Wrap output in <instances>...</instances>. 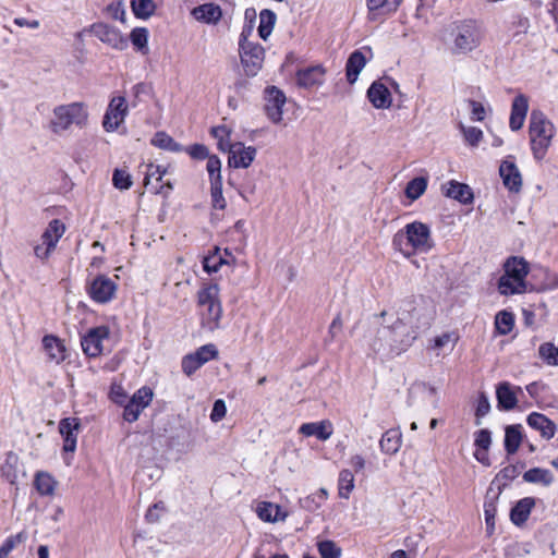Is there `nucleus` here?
<instances>
[{
  "mask_svg": "<svg viewBox=\"0 0 558 558\" xmlns=\"http://www.w3.org/2000/svg\"><path fill=\"white\" fill-rule=\"evenodd\" d=\"M489 411H490L489 400L484 393H481L478 397L477 405H476V410H475V425H477V426L481 425L482 418L484 416H486L489 413Z\"/></svg>",
  "mask_w": 558,
  "mask_h": 558,
  "instance_id": "obj_53",
  "label": "nucleus"
},
{
  "mask_svg": "<svg viewBox=\"0 0 558 558\" xmlns=\"http://www.w3.org/2000/svg\"><path fill=\"white\" fill-rule=\"evenodd\" d=\"M499 173L507 189L519 192L522 186L521 173L513 161L505 160L499 167Z\"/></svg>",
  "mask_w": 558,
  "mask_h": 558,
  "instance_id": "obj_23",
  "label": "nucleus"
},
{
  "mask_svg": "<svg viewBox=\"0 0 558 558\" xmlns=\"http://www.w3.org/2000/svg\"><path fill=\"white\" fill-rule=\"evenodd\" d=\"M193 16L207 24H216L222 16V11L215 2H204L192 10Z\"/></svg>",
  "mask_w": 558,
  "mask_h": 558,
  "instance_id": "obj_26",
  "label": "nucleus"
},
{
  "mask_svg": "<svg viewBox=\"0 0 558 558\" xmlns=\"http://www.w3.org/2000/svg\"><path fill=\"white\" fill-rule=\"evenodd\" d=\"M88 116V109L84 102L59 105L52 111L49 128L57 135L63 134L73 125L83 129L87 125Z\"/></svg>",
  "mask_w": 558,
  "mask_h": 558,
  "instance_id": "obj_5",
  "label": "nucleus"
},
{
  "mask_svg": "<svg viewBox=\"0 0 558 558\" xmlns=\"http://www.w3.org/2000/svg\"><path fill=\"white\" fill-rule=\"evenodd\" d=\"M256 513L265 522H283L288 518V512L283 511L279 505L262 501L257 505Z\"/></svg>",
  "mask_w": 558,
  "mask_h": 558,
  "instance_id": "obj_25",
  "label": "nucleus"
},
{
  "mask_svg": "<svg viewBox=\"0 0 558 558\" xmlns=\"http://www.w3.org/2000/svg\"><path fill=\"white\" fill-rule=\"evenodd\" d=\"M43 347L50 361L60 363L65 359V347L59 338L51 335L45 336Z\"/></svg>",
  "mask_w": 558,
  "mask_h": 558,
  "instance_id": "obj_28",
  "label": "nucleus"
},
{
  "mask_svg": "<svg viewBox=\"0 0 558 558\" xmlns=\"http://www.w3.org/2000/svg\"><path fill=\"white\" fill-rule=\"evenodd\" d=\"M153 399V391L148 387H142L140 388L130 400L135 402L141 408L145 409L149 405L150 401Z\"/></svg>",
  "mask_w": 558,
  "mask_h": 558,
  "instance_id": "obj_54",
  "label": "nucleus"
},
{
  "mask_svg": "<svg viewBox=\"0 0 558 558\" xmlns=\"http://www.w3.org/2000/svg\"><path fill=\"white\" fill-rule=\"evenodd\" d=\"M90 32L98 37L102 43L116 49H124L128 46L126 39L113 27L107 24H94Z\"/></svg>",
  "mask_w": 558,
  "mask_h": 558,
  "instance_id": "obj_16",
  "label": "nucleus"
},
{
  "mask_svg": "<svg viewBox=\"0 0 558 558\" xmlns=\"http://www.w3.org/2000/svg\"><path fill=\"white\" fill-rule=\"evenodd\" d=\"M151 145L172 153H180L183 150V147L166 132H157L151 138Z\"/></svg>",
  "mask_w": 558,
  "mask_h": 558,
  "instance_id": "obj_37",
  "label": "nucleus"
},
{
  "mask_svg": "<svg viewBox=\"0 0 558 558\" xmlns=\"http://www.w3.org/2000/svg\"><path fill=\"white\" fill-rule=\"evenodd\" d=\"M474 445L484 451H488L492 445V433L486 429H480L474 434Z\"/></svg>",
  "mask_w": 558,
  "mask_h": 558,
  "instance_id": "obj_55",
  "label": "nucleus"
},
{
  "mask_svg": "<svg viewBox=\"0 0 558 558\" xmlns=\"http://www.w3.org/2000/svg\"><path fill=\"white\" fill-rule=\"evenodd\" d=\"M167 170L161 168L160 166L148 165L147 171L144 179V184L146 187L151 185V179H155L157 182L161 181L162 177L166 174Z\"/></svg>",
  "mask_w": 558,
  "mask_h": 558,
  "instance_id": "obj_56",
  "label": "nucleus"
},
{
  "mask_svg": "<svg viewBox=\"0 0 558 558\" xmlns=\"http://www.w3.org/2000/svg\"><path fill=\"white\" fill-rule=\"evenodd\" d=\"M529 111V98L524 94L514 97L511 104V112L509 119V128L512 131L522 129Z\"/></svg>",
  "mask_w": 558,
  "mask_h": 558,
  "instance_id": "obj_20",
  "label": "nucleus"
},
{
  "mask_svg": "<svg viewBox=\"0 0 558 558\" xmlns=\"http://www.w3.org/2000/svg\"><path fill=\"white\" fill-rule=\"evenodd\" d=\"M229 165L234 168H247L256 156V148L253 146H244L238 142L229 148Z\"/></svg>",
  "mask_w": 558,
  "mask_h": 558,
  "instance_id": "obj_17",
  "label": "nucleus"
},
{
  "mask_svg": "<svg viewBox=\"0 0 558 558\" xmlns=\"http://www.w3.org/2000/svg\"><path fill=\"white\" fill-rule=\"evenodd\" d=\"M458 338L457 336L454 335V332H445L438 337L435 338L434 340V348L435 349H442L447 345L450 344V350L453 349L456 342H457Z\"/></svg>",
  "mask_w": 558,
  "mask_h": 558,
  "instance_id": "obj_59",
  "label": "nucleus"
},
{
  "mask_svg": "<svg viewBox=\"0 0 558 558\" xmlns=\"http://www.w3.org/2000/svg\"><path fill=\"white\" fill-rule=\"evenodd\" d=\"M535 506L533 497H525L519 500L510 511V520L513 524L521 526L524 524Z\"/></svg>",
  "mask_w": 558,
  "mask_h": 558,
  "instance_id": "obj_27",
  "label": "nucleus"
},
{
  "mask_svg": "<svg viewBox=\"0 0 558 558\" xmlns=\"http://www.w3.org/2000/svg\"><path fill=\"white\" fill-rule=\"evenodd\" d=\"M129 113L126 99L123 96L113 97L105 112L102 126L107 132H114L124 122Z\"/></svg>",
  "mask_w": 558,
  "mask_h": 558,
  "instance_id": "obj_11",
  "label": "nucleus"
},
{
  "mask_svg": "<svg viewBox=\"0 0 558 558\" xmlns=\"http://www.w3.org/2000/svg\"><path fill=\"white\" fill-rule=\"evenodd\" d=\"M367 99L376 109H388L392 104L391 93L380 81L371 84L366 92Z\"/></svg>",
  "mask_w": 558,
  "mask_h": 558,
  "instance_id": "obj_19",
  "label": "nucleus"
},
{
  "mask_svg": "<svg viewBox=\"0 0 558 558\" xmlns=\"http://www.w3.org/2000/svg\"><path fill=\"white\" fill-rule=\"evenodd\" d=\"M203 364L194 356L193 353L185 355L182 359V371L187 376L194 374Z\"/></svg>",
  "mask_w": 558,
  "mask_h": 558,
  "instance_id": "obj_57",
  "label": "nucleus"
},
{
  "mask_svg": "<svg viewBox=\"0 0 558 558\" xmlns=\"http://www.w3.org/2000/svg\"><path fill=\"white\" fill-rule=\"evenodd\" d=\"M317 549L322 558H340L341 556V548L333 541L318 542Z\"/></svg>",
  "mask_w": 558,
  "mask_h": 558,
  "instance_id": "obj_44",
  "label": "nucleus"
},
{
  "mask_svg": "<svg viewBox=\"0 0 558 558\" xmlns=\"http://www.w3.org/2000/svg\"><path fill=\"white\" fill-rule=\"evenodd\" d=\"M64 232L65 226L61 220H51L40 236L41 242L34 246L35 256L41 260L48 259Z\"/></svg>",
  "mask_w": 558,
  "mask_h": 558,
  "instance_id": "obj_9",
  "label": "nucleus"
},
{
  "mask_svg": "<svg viewBox=\"0 0 558 558\" xmlns=\"http://www.w3.org/2000/svg\"><path fill=\"white\" fill-rule=\"evenodd\" d=\"M143 410L144 409L137 405L135 402L129 400V402L124 405L123 418L130 423L135 422Z\"/></svg>",
  "mask_w": 558,
  "mask_h": 558,
  "instance_id": "obj_58",
  "label": "nucleus"
},
{
  "mask_svg": "<svg viewBox=\"0 0 558 558\" xmlns=\"http://www.w3.org/2000/svg\"><path fill=\"white\" fill-rule=\"evenodd\" d=\"M545 280L539 290H554L558 288V275L548 270L543 271Z\"/></svg>",
  "mask_w": 558,
  "mask_h": 558,
  "instance_id": "obj_64",
  "label": "nucleus"
},
{
  "mask_svg": "<svg viewBox=\"0 0 558 558\" xmlns=\"http://www.w3.org/2000/svg\"><path fill=\"white\" fill-rule=\"evenodd\" d=\"M112 183L116 189L129 190L132 184V178L126 170L116 169L112 175Z\"/></svg>",
  "mask_w": 558,
  "mask_h": 558,
  "instance_id": "obj_48",
  "label": "nucleus"
},
{
  "mask_svg": "<svg viewBox=\"0 0 558 558\" xmlns=\"http://www.w3.org/2000/svg\"><path fill=\"white\" fill-rule=\"evenodd\" d=\"M193 354L201 362V364L204 365L205 363L215 359L218 354V351L214 344H205L198 348Z\"/></svg>",
  "mask_w": 558,
  "mask_h": 558,
  "instance_id": "obj_51",
  "label": "nucleus"
},
{
  "mask_svg": "<svg viewBox=\"0 0 558 558\" xmlns=\"http://www.w3.org/2000/svg\"><path fill=\"white\" fill-rule=\"evenodd\" d=\"M514 326V316L512 313L501 311L496 315L495 327L499 335H508Z\"/></svg>",
  "mask_w": 558,
  "mask_h": 558,
  "instance_id": "obj_38",
  "label": "nucleus"
},
{
  "mask_svg": "<svg viewBox=\"0 0 558 558\" xmlns=\"http://www.w3.org/2000/svg\"><path fill=\"white\" fill-rule=\"evenodd\" d=\"M481 24L475 20H464L452 25L450 31L451 51L454 54H465L476 49L483 39Z\"/></svg>",
  "mask_w": 558,
  "mask_h": 558,
  "instance_id": "obj_6",
  "label": "nucleus"
},
{
  "mask_svg": "<svg viewBox=\"0 0 558 558\" xmlns=\"http://www.w3.org/2000/svg\"><path fill=\"white\" fill-rule=\"evenodd\" d=\"M80 430L81 422L77 417H66L60 421L59 432L63 437V450L65 452L75 451Z\"/></svg>",
  "mask_w": 558,
  "mask_h": 558,
  "instance_id": "obj_15",
  "label": "nucleus"
},
{
  "mask_svg": "<svg viewBox=\"0 0 558 558\" xmlns=\"http://www.w3.org/2000/svg\"><path fill=\"white\" fill-rule=\"evenodd\" d=\"M131 41L136 50L141 52L147 51L148 32L146 28L136 27L131 32Z\"/></svg>",
  "mask_w": 558,
  "mask_h": 558,
  "instance_id": "obj_45",
  "label": "nucleus"
},
{
  "mask_svg": "<svg viewBox=\"0 0 558 558\" xmlns=\"http://www.w3.org/2000/svg\"><path fill=\"white\" fill-rule=\"evenodd\" d=\"M523 480L526 483L549 486L554 482L553 473L547 469L532 468L524 472Z\"/></svg>",
  "mask_w": 558,
  "mask_h": 558,
  "instance_id": "obj_32",
  "label": "nucleus"
},
{
  "mask_svg": "<svg viewBox=\"0 0 558 558\" xmlns=\"http://www.w3.org/2000/svg\"><path fill=\"white\" fill-rule=\"evenodd\" d=\"M539 357L550 366H558V347L553 342H544L538 348Z\"/></svg>",
  "mask_w": 558,
  "mask_h": 558,
  "instance_id": "obj_41",
  "label": "nucleus"
},
{
  "mask_svg": "<svg viewBox=\"0 0 558 558\" xmlns=\"http://www.w3.org/2000/svg\"><path fill=\"white\" fill-rule=\"evenodd\" d=\"M106 13L113 20L124 22L125 9L122 7V2H110L106 8Z\"/></svg>",
  "mask_w": 558,
  "mask_h": 558,
  "instance_id": "obj_61",
  "label": "nucleus"
},
{
  "mask_svg": "<svg viewBox=\"0 0 558 558\" xmlns=\"http://www.w3.org/2000/svg\"><path fill=\"white\" fill-rule=\"evenodd\" d=\"M211 135L218 141V148L228 151L233 145L230 142L231 131L226 125H218L211 129Z\"/></svg>",
  "mask_w": 558,
  "mask_h": 558,
  "instance_id": "obj_43",
  "label": "nucleus"
},
{
  "mask_svg": "<svg viewBox=\"0 0 558 558\" xmlns=\"http://www.w3.org/2000/svg\"><path fill=\"white\" fill-rule=\"evenodd\" d=\"M555 134L554 123L542 111L533 110L530 116L529 136L535 159H544Z\"/></svg>",
  "mask_w": 558,
  "mask_h": 558,
  "instance_id": "obj_4",
  "label": "nucleus"
},
{
  "mask_svg": "<svg viewBox=\"0 0 558 558\" xmlns=\"http://www.w3.org/2000/svg\"><path fill=\"white\" fill-rule=\"evenodd\" d=\"M225 263V260L218 256L213 255L204 258L203 267L204 270L208 274L217 272L219 270V267Z\"/></svg>",
  "mask_w": 558,
  "mask_h": 558,
  "instance_id": "obj_62",
  "label": "nucleus"
},
{
  "mask_svg": "<svg viewBox=\"0 0 558 558\" xmlns=\"http://www.w3.org/2000/svg\"><path fill=\"white\" fill-rule=\"evenodd\" d=\"M515 390L521 391V387H513L508 381L500 383L496 389L498 407L507 411L514 409L518 403Z\"/></svg>",
  "mask_w": 558,
  "mask_h": 558,
  "instance_id": "obj_24",
  "label": "nucleus"
},
{
  "mask_svg": "<svg viewBox=\"0 0 558 558\" xmlns=\"http://www.w3.org/2000/svg\"><path fill=\"white\" fill-rule=\"evenodd\" d=\"M185 150L193 159L197 160L207 159L210 156L208 148L203 144H193Z\"/></svg>",
  "mask_w": 558,
  "mask_h": 558,
  "instance_id": "obj_60",
  "label": "nucleus"
},
{
  "mask_svg": "<svg viewBox=\"0 0 558 558\" xmlns=\"http://www.w3.org/2000/svg\"><path fill=\"white\" fill-rule=\"evenodd\" d=\"M326 69L318 64L300 69L296 72V83L303 88L318 87L324 84Z\"/></svg>",
  "mask_w": 558,
  "mask_h": 558,
  "instance_id": "obj_18",
  "label": "nucleus"
},
{
  "mask_svg": "<svg viewBox=\"0 0 558 558\" xmlns=\"http://www.w3.org/2000/svg\"><path fill=\"white\" fill-rule=\"evenodd\" d=\"M210 196L214 208L220 210L226 208L227 203L222 195V182L210 183Z\"/></svg>",
  "mask_w": 558,
  "mask_h": 558,
  "instance_id": "obj_49",
  "label": "nucleus"
},
{
  "mask_svg": "<svg viewBox=\"0 0 558 558\" xmlns=\"http://www.w3.org/2000/svg\"><path fill=\"white\" fill-rule=\"evenodd\" d=\"M265 111L267 117L274 122L279 123L282 120V107L286 104V96L276 86L267 87L265 90Z\"/></svg>",
  "mask_w": 558,
  "mask_h": 558,
  "instance_id": "obj_13",
  "label": "nucleus"
},
{
  "mask_svg": "<svg viewBox=\"0 0 558 558\" xmlns=\"http://www.w3.org/2000/svg\"><path fill=\"white\" fill-rule=\"evenodd\" d=\"M446 196L459 201L462 204H470L473 201V193L469 185L451 181L446 191Z\"/></svg>",
  "mask_w": 558,
  "mask_h": 558,
  "instance_id": "obj_31",
  "label": "nucleus"
},
{
  "mask_svg": "<svg viewBox=\"0 0 558 558\" xmlns=\"http://www.w3.org/2000/svg\"><path fill=\"white\" fill-rule=\"evenodd\" d=\"M253 33V26L245 25L239 38V53L246 75L255 76L262 69L265 50L258 43L250 41L248 37Z\"/></svg>",
  "mask_w": 558,
  "mask_h": 558,
  "instance_id": "obj_7",
  "label": "nucleus"
},
{
  "mask_svg": "<svg viewBox=\"0 0 558 558\" xmlns=\"http://www.w3.org/2000/svg\"><path fill=\"white\" fill-rule=\"evenodd\" d=\"M227 413L226 403L223 400L218 399L214 402V407L210 413V420L215 423L221 421Z\"/></svg>",
  "mask_w": 558,
  "mask_h": 558,
  "instance_id": "obj_63",
  "label": "nucleus"
},
{
  "mask_svg": "<svg viewBox=\"0 0 558 558\" xmlns=\"http://www.w3.org/2000/svg\"><path fill=\"white\" fill-rule=\"evenodd\" d=\"M373 53L371 48L363 50H354L348 58L345 63V77L349 84H354L362 70L365 68Z\"/></svg>",
  "mask_w": 558,
  "mask_h": 558,
  "instance_id": "obj_14",
  "label": "nucleus"
},
{
  "mask_svg": "<svg viewBox=\"0 0 558 558\" xmlns=\"http://www.w3.org/2000/svg\"><path fill=\"white\" fill-rule=\"evenodd\" d=\"M86 289L89 298L94 302L106 304L114 298L118 286L108 276L98 275L90 282H88Z\"/></svg>",
  "mask_w": 558,
  "mask_h": 558,
  "instance_id": "obj_10",
  "label": "nucleus"
},
{
  "mask_svg": "<svg viewBox=\"0 0 558 558\" xmlns=\"http://www.w3.org/2000/svg\"><path fill=\"white\" fill-rule=\"evenodd\" d=\"M27 533L21 531L15 535L9 536L3 544L0 546V558H7L9 554L20 544H23L27 539Z\"/></svg>",
  "mask_w": 558,
  "mask_h": 558,
  "instance_id": "obj_42",
  "label": "nucleus"
},
{
  "mask_svg": "<svg viewBox=\"0 0 558 558\" xmlns=\"http://www.w3.org/2000/svg\"><path fill=\"white\" fill-rule=\"evenodd\" d=\"M399 2H367L368 15L371 20H380L383 16L396 12Z\"/></svg>",
  "mask_w": 558,
  "mask_h": 558,
  "instance_id": "obj_33",
  "label": "nucleus"
},
{
  "mask_svg": "<svg viewBox=\"0 0 558 558\" xmlns=\"http://www.w3.org/2000/svg\"><path fill=\"white\" fill-rule=\"evenodd\" d=\"M433 310L423 298H407L397 311V320L391 326L378 328L372 348L374 352L389 350L400 353L409 348L421 330L429 328Z\"/></svg>",
  "mask_w": 558,
  "mask_h": 558,
  "instance_id": "obj_1",
  "label": "nucleus"
},
{
  "mask_svg": "<svg viewBox=\"0 0 558 558\" xmlns=\"http://www.w3.org/2000/svg\"><path fill=\"white\" fill-rule=\"evenodd\" d=\"M110 335L107 326H98L87 331L81 339L83 352L89 357H97L102 352V341Z\"/></svg>",
  "mask_w": 558,
  "mask_h": 558,
  "instance_id": "obj_12",
  "label": "nucleus"
},
{
  "mask_svg": "<svg viewBox=\"0 0 558 558\" xmlns=\"http://www.w3.org/2000/svg\"><path fill=\"white\" fill-rule=\"evenodd\" d=\"M57 481L47 472H37L34 480V486L41 496H53L57 487Z\"/></svg>",
  "mask_w": 558,
  "mask_h": 558,
  "instance_id": "obj_30",
  "label": "nucleus"
},
{
  "mask_svg": "<svg viewBox=\"0 0 558 558\" xmlns=\"http://www.w3.org/2000/svg\"><path fill=\"white\" fill-rule=\"evenodd\" d=\"M529 271V263L523 257H508L504 263V275L498 280V292L506 296L526 292Z\"/></svg>",
  "mask_w": 558,
  "mask_h": 558,
  "instance_id": "obj_3",
  "label": "nucleus"
},
{
  "mask_svg": "<svg viewBox=\"0 0 558 558\" xmlns=\"http://www.w3.org/2000/svg\"><path fill=\"white\" fill-rule=\"evenodd\" d=\"M427 187V180L423 177L412 179L405 187V195L408 198L415 201L421 197Z\"/></svg>",
  "mask_w": 558,
  "mask_h": 558,
  "instance_id": "obj_40",
  "label": "nucleus"
},
{
  "mask_svg": "<svg viewBox=\"0 0 558 558\" xmlns=\"http://www.w3.org/2000/svg\"><path fill=\"white\" fill-rule=\"evenodd\" d=\"M526 422L530 427L539 432L541 436L544 439L549 440L556 434V424L542 413L532 412L531 414L527 415Z\"/></svg>",
  "mask_w": 558,
  "mask_h": 558,
  "instance_id": "obj_21",
  "label": "nucleus"
},
{
  "mask_svg": "<svg viewBox=\"0 0 558 558\" xmlns=\"http://www.w3.org/2000/svg\"><path fill=\"white\" fill-rule=\"evenodd\" d=\"M219 291V287L216 283L208 284L198 291V304L203 308L202 325L210 331L219 327L222 316Z\"/></svg>",
  "mask_w": 558,
  "mask_h": 558,
  "instance_id": "obj_8",
  "label": "nucleus"
},
{
  "mask_svg": "<svg viewBox=\"0 0 558 558\" xmlns=\"http://www.w3.org/2000/svg\"><path fill=\"white\" fill-rule=\"evenodd\" d=\"M299 433L305 437L315 436L317 439L325 441L331 437L333 433V426L332 423L328 420L304 423L300 426Z\"/></svg>",
  "mask_w": 558,
  "mask_h": 558,
  "instance_id": "obj_22",
  "label": "nucleus"
},
{
  "mask_svg": "<svg viewBox=\"0 0 558 558\" xmlns=\"http://www.w3.org/2000/svg\"><path fill=\"white\" fill-rule=\"evenodd\" d=\"M136 17L146 20L156 11L155 2H130Z\"/></svg>",
  "mask_w": 558,
  "mask_h": 558,
  "instance_id": "obj_47",
  "label": "nucleus"
},
{
  "mask_svg": "<svg viewBox=\"0 0 558 558\" xmlns=\"http://www.w3.org/2000/svg\"><path fill=\"white\" fill-rule=\"evenodd\" d=\"M497 508L494 500H486L484 504L485 522L488 534H492L495 530V517Z\"/></svg>",
  "mask_w": 558,
  "mask_h": 558,
  "instance_id": "obj_50",
  "label": "nucleus"
},
{
  "mask_svg": "<svg viewBox=\"0 0 558 558\" xmlns=\"http://www.w3.org/2000/svg\"><path fill=\"white\" fill-rule=\"evenodd\" d=\"M392 246L407 258L428 253L434 247L430 229L420 221L408 223L393 235Z\"/></svg>",
  "mask_w": 558,
  "mask_h": 558,
  "instance_id": "obj_2",
  "label": "nucleus"
},
{
  "mask_svg": "<svg viewBox=\"0 0 558 558\" xmlns=\"http://www.w3.org/2000/svg\"><path fill=\"white\" fill-rule=\"evenodd\" d=\"M276 23V14L267 9H264L259 13V25H258V35L262 39L266 40L275 26Z\"/></svg>",
  "mask_w": 558,
  "mask_h": 558,
  "instance_id": "obj_36",
  "label": "nucleus"
},
{
  "mask_svg": "<svg viewBox=\"0 0 558 558\" xmlns=\"http://www.w3.org/2000/svg\"><path fill=\"white\" fill-rule=\"evenodd\" d=\"M17 462L19 457L13 452H9L0 468L1 476L10 484H15L17 481Z\"/></svg>",
  "mask_w": 558,
  "mask_h": 558,
  "instance_id": "obj_34",
  "label": "nucleus"
},
{
  "mask_svg": "<svg viewBox=\"0 0 558 558\" xmlns=\"http://www.w3.org/2000/svg\"><path fill=\"white\" fill-rule=\"evenodd\" d=\"M461 130L465 142L473 147L477 146L483 138V132L478 128L461 125Z\"/></svg>",
  "mask_w": 558,
  "mask_h": 558,
  "instance_id": "obj_52",
  "label": "nucleus"
},
{
  "mask_svg": "<svg viewBox=\"0 0 558 558\" xmlns=\"http://www.w3.org/2000/svg\"><path fill=\"white\" fill-rule=\"evenodd\" d=\"M206 169L209 175L210 183L222 182L221 161L216 155H210L207 158Z\"/></svg>",
  "mask_w": 558,
  "mask_h": 558,
  "instance_id": "obj_46",
  "label": "nucleus"
},
{
  "mask_svg": "<svg viewBox=\"0 0 558 558\" xmlns=\"http://www.w3.org/2000/svg\"><path fill=\"white\" fill-rule=\"evenodd\" d=\"M400 434L395 429L387 430L379 440L381 451L388 454L396 453L400 449Z\"/></svg>",
  "mask_w": 558,
  "mask_h": 558,
  "instance_id": "obj_35",
  "label": "nucleus"
},
{
  "mask_svg": "<svg viewBox=\"0 0 558 558\" xmlns=\"http://www.w3.org/2000/svg\"><path fill=\"white\" fill-rule=\"evenodd\" d=\"M354 488V476L350 470H342L339 474L338 489L341 498L348 499Z\"/></svg>",
  "mask_w": 558,
  "mask_h": 558,
  "instance_id": "obj_39",
  "label": "nucleus"
},
{
  "mask_svg": "<svg viewBox=\"0 0 558 558\" xmlns=\"http://www.w3.org/2000/svg\"><path fill=\"white\" fill-rule=\"evenodd\" d=\"M522 439V426L520 424L506 426L504 445L508 454H514L518 451Z\"/></svg>",
  "mask_w": 558,
  "mask_h": 558,
  "instance_id": "obj_29",
  "label": "nucleus"
}]
</instances>
